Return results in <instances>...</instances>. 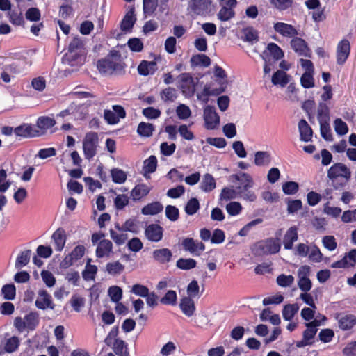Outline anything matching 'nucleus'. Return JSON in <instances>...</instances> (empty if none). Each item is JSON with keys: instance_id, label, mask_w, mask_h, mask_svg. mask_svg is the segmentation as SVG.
<instances>
[{"instance_id": "ea45409f", "label": "nucleus", "mask_w": 356, "mask_h": 356, "mask_svg": "<svg viewBox=\"0 0 356 356\" xmlns=\"http://www.w3.org/2000/svg\"><path fill=\"white\" fill-rule=\"evenodd\" d=\"M157 167V159L155 156L152 155L147 159L145 160L143 170L144 175L147 173H153L156 171Z\"/></svg>"}, {"instance_id": "49530a36", "label": "nucleus", "mask_w": 356, "mask_h": 356, "mask_svg": "<svg viewBox=\"0 0 356 356\" xmlns=\"http://www.w3.org/2000/svg\"><path fill=\"white\" fill-rule=\"evenodd\" d=\"M20 341L17 337L13 336L6 341L4 344V350L6 353H11L17 350Z\"/></svg>"}, {"instance_id": "8fccbe9b", "label": "nucleus", "mask_w": 356, "mask_h": 356, "mask_svg": "<svg viewBox=\"0 0 356 356\" xmlns=\"http://www.w3.org/2000/svg\"><path fill=\"white\" fill-rule=\"evenodd\" d=\"M235 12L233 9L228 8L227 6H222L217 14L218 19L222 22H227L233 18Z\"/></svg>"}, {"instance_id": "f8f14e48", "label": "nucleus", "mask_w": 356, "mask_h": 356, "mask_svg": "<svg viewBox=\"0 0 356 356\" xmlns=\"http://www.w3.org/2000/svg\"><path fill=\"white\" fill-rule=\"evenodd\" d=\"M350 51V45L348 40H341L337 48V62L338 65H343L347 60Z\"/></svg>"}, {"instance_id": "0e129e2a", "label": "nucleus", "mask_w": 356, "mask_h": 356, "mask_svg": "<svg viewBox=\"0 0 356 356\" xmlns=\"http://www.w3.org/2000/svg\"><path fill=\"white\" fill-rule=\"evenodd\" d=\"M161 302L163 305H175L177 303V293L173 290H169L165 295L161 299Z\"/></svg>"}, {"instance_id": "f3484780", "label": "nucleus", "mask_w": 356, "mask_h": 356, "mask_svg": "<svg viewBox=\"0 0 356 356\" xmlns=\"http://www.w3.org/2000/svg\"><path fill=\"white\" fill-rule=\"evenodd\" d=\"M298 130L300 133V138L302 141L307 143L312 140L313 131L305 120L302 119L299 121Z\"/></svg>"}, {"instance_id": "5fc2aeb1", "label": "nucleus", "mask_w": 356, "mask_h": 356, "mask_svg": "<svg viewBox=\"0 0 356 356\" xmlns=\"http://www.w3.org/2000/svg\"><path fill=\"white\" fill-rule=\"evenodd\" d=\"M108 296L113 302H118L122 297V290L118 286H112L108 290Z\"/></svg>"}, {"instance_id": "20e7f679", "label": "nucleus", "mask_w": 356, "mask_h": 356, "mask_svg": "<svg viewBox=\"0 0 356 356\" xmlns=\"http://www.w3.org/2000/svg\"><path fill=\"white\" fill-rule=\"evenodd\" d=\"M279 239L270 238L257 243L253 248V252L257 256L276 254L280 250Z\"/></svg>"}, {"instance_id": "ddd939ff", "label": "nucleus", "mask_w": 356, "mask_h": 356, "mask_svg": "<svg viewBox=\"0 0 356 356\" xmlns=\"http://www.w3.org/2000/svg\"><path fill=\"white\" fill-rule=\"evenodd\" d=\"M291 48L300 56H310L309 49L306 42L298 37H295L291 41Z\"/></svg>"}, {"instance_id": "3c124183", "label": "nucleus", "mask_w": 356, "mask_h": 356, "mask_svg": "<svg viewBox=\"0 0 356 356\" xmlns=\"http://www.w3.org/2000/svg\"><path fill=\"white\" fill-rule=\"evenodd\" d=\"M31 254V251L30 250H27L23 251L19 255H18L15 262V268H19L27 265L30 260Z\"/></svg>"}, {"instance_id": "4c0bfd02", "label": "nucleus", "mask_w": 356, "mask_h": 356, "mask_svg": "<svg viewBox=\"0 0 356 356\" xmlns=\"http://www.w3.org/2000/svg\"><path fill=\"white\" fill-rule=\"evenodd\" d=\"M183 249L186 252H188L194 256H199V253L197 252L196 250V241L193 238H185L181 242Z\"/></svg>"}, {"instance_id": "f03ea898", "label": "nucleus", "mask_w": 356, "mask_h": 356, "mask_svg": "<svg viewBox=\"0 0 356 356\" xmlns=\"http://www.w3.org/2000/svg\"><path fill=\"white\" fill-rule=\"evenodd\" d=\"M327 177L335 190L342 189L351 178V171L342 163H337L327 170Z\"/></svg>"}, {"instance_id": "9b49d317", "label": "nucleus", "mask_w": 356, "mask_h": 356, "mask_svg": "<svg viewBox=\"0 0 356 356\" xmlns=\"http://www.w3.org/2000/svg\"><path fill=\"white\" fill-rule=\"evenodd\" d=\"M163 229L158 224H151L146 227L145 235L146 238L152 242H159L163 238Z\"/></svg>"}, {"instance_id": "a211bd4d", "label": "nucleus", "mask_w": 356, "mask_h": 356, "mask_svg": "<svg viewBox=\"0 0 356 356\" xmlns=\"http://www.w3.org/2000/svg\"><path fill=\"white\" fill-rule=\"evenodd\" d=\"M113 250L112 242L107 239H102L97 243L96 256L98 258L108 257Z\"/></svg>"}, {"instance_id": "864d4df0", "label": "nucleus", "mask_w": 356, "mask_h": 356, "mask_svg": "<svg viewBox=\"0 0 356 356\" xmlns=\"http://www.w3.org/2000/svg\"><path fill=\"white\" fill-rule=\"evenodd\" d=\"M160 96L164 102H174L177 98L176 90L173 88L168 87L161 92Z\"/></svg>"}, {"instance_id": "6e6552de", "label": "nucleus", "mask_w": 356, "mask_h": 356, "mask_svg": "<svg viewBox=\"0 0 356 356\" xmlns=\"http://www.w3.org/2000/svg\"><path fill=\"white\" fill-rule=\"evenodd\" d=\"M211 0H191L188 6L197 15L204 16L211 11Z\"/></svg>"}, {"instance_id": "39448f33", "label": "nucleus", "mask_w": 356, "mask_h": 356, "mask_svg": "<svg viewBox=\"0 0 356 356\" xmlns=\"http://www.w3.org/2000/svg\"><path fill=\"white\" fill-rule=\"evenodd\" d=\"M99 138L95 132L86 134L83 140V149L86 159H92L97 154Z\"/></svg>"}, {"instance_id": "e433bc0d", "label": "nucleus", "mask_w": 356, "mask_h": 356, "mask_svg": "<svg viewBox=\"0 0 356 356\" xmlns=\"http://www.w3.org/2000/svg\"><path fill=\"white\" fill-rule=\"evenodd\" d=\"M271 81L274 85L280 84L282 86H285L289 82V79L286 73L277 70L273 74Z\"/></svg>"}, {"instance_id": "338daca9", "label": "nucleus", "mask_w": 356, "mask_h": 356, "mask_svg": "<svg viewBox=\"0 0 356 356\" xmlns=\"http://www.w3.org/2000/svg\"><path fill=\"white\" fill-rule=\"evenodd\" d=\"M242 206L238 202H231L226 206V210L230 216H236L242 211Z\"/></svg>"}, {"instance_id": "1a4fd4ad", "label": "nucleus", "mask_w": 356, "mask_h": 356, "mask_svg": "<svg viewBox=\"0 0 356 356\" xmlns=\"http://www.w3.org/2000/svg\"><path fill=\"white\" fill-rule=\"evenodd\" d=\"M35 306L39 309H54L56 305L53 302L51 296L44 289L39 290L38 297L35 301Z\"/></svg>"}, {"instance_id": "423d86ee", "label": "nucleus", "mask_w": 356, "mask_h": 356, "mask_svg": "<svg viewBox=\"0 0 356 356\" xmlns=\"http://www.w3.org/2000/svg\"><path fill=\"white\" fill-rule=\"evenodd\" d=\"M179 83L178 87L181 89L185 97L193 96L195 91L194 79L189 73H182L179 76Z\"/></svg>"}, {"instance_id": "cd10ccee", "label": "nucleus", "mask_w": 356, "mask_h": 356, "mask_svg": "<svg viewBox=\"0 0 356 356\" xmlns=\"http://www.w3.org/2000/svg\"><path fill=\"white\" fill-rule=\"evenodd\" d=\"M112 348L118 356H129L127 343L120 339H115Z\"/></svg>"}, {"instance_id": "72a5a7b5", "label": "nucleus", "mask_w": 356, "mask_h": 356, "mask_svg": "<svg viewBox=\"0 0 356 356\" xmlns=\"http://www.w3.org/2000/svg\"><path fill=\"white\" fill-rule=\"evenodd\" d=\"M317 118L318 122L330 121V108L327 104L322 102L318 104Z\"/></svg>"}, {"instance_id": "dca6fc26", "label": "nucleus", "mask_w": 356, "mask_h": 356, "mask_svg": "<svg viewBox=\"0 0 356 356\" xmlns=\"http://www.w3.org/2000/svg\"><path fill=\"white\" fill-rule=\"evenodd\" d=\"M56 124V121L54 118L49 116L39 117L36 121V129L40 134V136L44 134L47 131L53 127Z\"/></svg>"}, {"instance_id": "e2e57ef3", "label": "nucleus", "mask_w": 356, "mask_h": 356, "mask_svg": "<svg viewBox=\"0 0 356 356\" xmlns=\"http://www.w3.org/2000/svg\"><path fill=\"white\" fill-rule=\"evenodd\" d=\"M301 86L305 88H311L314 86V80L312 73L305 72L300 78Z\"/></svg>"}, {"instance_id": "a878e982", "label": "nucleus", "mask_w": 356, "mask_h": 356, "mask_svg": "<svg viewBox=\"0 0 356 356\" xmlns=\"http://www.w3.org/2000/svg\"><path fill=\"white\" fill-rule=\"evenodd\" d=\"M216 186V184L214 177L209 173L204 175L200 186L201 190L208 193L213 191Z\"/></svg>"}, {"instance_id": "6e6d98bb", "label": "nucleus", "mask_w": 356, "mask_h": 356, "mask_svg": "<svg viewBox=\"0 0 356 356\" xmlns=\"http://www.w3.org/2000/svg\"><path fill=\"white\" fill-rule=\"evenodd\" d=\"M329 122L330 121H325V122H319L321 135L322 138L327 141H331L333 139L332 135L330 133Z\"/></svg>"}, {"instance_id": "412c9836", "label": "nucleus", "mask_w": 356, "mask_h": 356, "mask_svg": "<svg viewBox=\"0 0 356 356\" xmlns=\"http://www.w3.org/2000/svg\"><path fill=\"white\" fill-rule=\"evenodd\" d=\"M272 161L269 152L258 151L254 154V163L257 166H268Z\"/></svg>"}, {"instance_id": "2eb2a0df", "label": "nucleus", "mask_w": 356, "mask_h": 356, "mask_svg": "<svg viewBox=\"0 0 356 356\" xmlns=\"http://www.w3.org/2000/svg\"><path fill=\"white\" fill-rule=\"evenodd\" d=\"M14 132L17 136L24 138L40 136V134L36 131V129H34L31 124H23L17 127L14 129Z\"/></svg>"}, {"instance_id": "13d9d810", "label": "nucleus", "mask_w": 356, "mask_h": 356, "mask_svg": "<svg viewBox=\"0 0 356 356\" xmlns=\"http://www.w3.org/2000/svg\"><path fill=\"white\" fill-rule=\"evenodd\" d=\"M70 304L74 311L79 312L85 305V299L83 297L73 295L70 299Z\"/></svg>"}, {"instance_id": "4468645a", "label": "nucleus", "mask_w": 356, "mask_h": 356, "mask_svg": "<svg viewBox=\"0 0 356 356\" xmlns=\"http://www.w3.org/2000/svg\"><path fill=\"white\" fill-rule=\"evenodd\" d=\"M274 30L284 37H293L297 35L298 31L291 24L284 22H276L273 25Z\"/></svg>"}, {"instance_id": "7ed1b4c3", "label": "nucleus", "mask_w": 356, "mask_h": 356, "mask_svg": "<svg viewBox=\"0 0 356 356\" xmlns=\"http://www.w3.org/2000/svg\"><path fill=\"white\" fill-rule=\"evenodd\" d=\"M232 177L238 181V185L236 186L238 197L248 202H254L257 200V195L252 190L254 181L249 174L240 172L233 175Z\"/></svg>"}, {"instance_id": "aec40b11", "label": "nucleus", "mask_w": 356, "mask_h": 356, "mask_svg": "<svg viewBox=\"0 0 356 356\" xmlns=\"http://www.w3.org/2000/svg\"><path fill=\"white\" fill-rule=\"evenodd\" d=\"M153 258L160 264H165L171 260L172 253L168 248L156 249L152 252Z\"/></svg>"}, {"instance_id": "37998d69", "label": "nucleus", "mask_w": 356, "mask_h": 356, "mask_svg": "<svg viewBox=\"0 0 356 356\" xmlns=\"http://www.w3.org/2000/svg\"><path fill=\"white\" fill-rule=\"evenodd\" d=\"M197 262L195 259L188 258H180L176 262V266L178 268L188 270L194 268L196 266Z\"/></svg>"}, {"instance_id": "f257e3e1", "label": "nucleus", "mask_w": 356, "mask_h": 356, "mask_svg": "<svg viewBox=\"0 0 356 356\" xmlns=\"http://www.w3.org/2000/svg\"><path fill=\"white\" fill-rule=\"evenodd\" d=\"M97 66L99 71L106 75L122 76L125 74V65L122 61L120 54L116 51L98 60Z\"/></svg>"}, {"instance_id": "a19ab883", "label": "nucleus", "mask_w": 356, "mask_h": 356, "mask_svg": "<svg viewBox=\"0 0 356 356\" xmlns=\"http://www.w3.org/2000/svg\"><path fill=\"white\" fill-rule=\"evenodd\" d=\"M124 269V266L120 261L109 262L106 265V270L112 275H120Z\"/></svg>"}, {"instance_id": "79ce46f5", "label": "nucleus", "mask_w": 356, "mask_h": 356, "mask_svg": "<svg viewBox=\"0 0 356 356\" xmlns=\"http://www.w3.org/2000/svg\"><path fill=\"white\" fill-rule=\"evenodd\" d=\"M26 328L29 330L35 329L39 323L38 316L35 312H31L24 317Z\"/></svg>"}, {"instance_id": "9d476101", "label": "nucleus", "mask_w": 356, "mask_h": 356, "mask_svg": "<svg viewBox=\"0 0 356 356\" xmlns=\"http://www.w3.org/2000/svg\"><path fill=\"white\" fill-rule=\"evenodd\" d=\"M86 55V54L67 51L63 56L62 62L72 67H79L85 63Z\"/></svg>"}, {"instance_id": "a18cd8bd", "label": "nucleus", "mask_w": 356, "mask_h": 356, "mask_svg": "<svg viewBox=\"0 0 356 356\" xmlns=\"http://www.w3.org/2000/svg\"><path fill=\"white\" fill-rule=\"evenodd\" d=\"M112 180L115 184H122L127 178V173L121 169L113 168L111 170Z\"/></svg>"}, {"instance_id": "4d7b16f0", "label": "nucleus", "mask_w": 356, "mask_h": 356, "mask_svg": "<svg viewBox=\"0 0 356 356\" xmlns=\"http://www.w3.org/2000/svg\"><path fill=\"white\" fill-rule=\"evenodd\" d=\"M334 130L338 135L343 136L348 131V125L341 118H337L334 121Z\"/></svg>"}, {"instance_id": "774afa93", "label": "nucleus", "mask_w": 356, "mask_h": 356, "mask_svg": "<svg viewBox=\"0 0 356 356\" xmlns=\"http://www.w3.org/2000/svg\"><path fill=\"white\" fill-rule=\"evenodd\" d=\"M176 113L179 119L185 120L188 118L191 115L189 107L185 104H180L177 107Z\"/></svg>"}, {"instance_id": "5701e85b", "label": "nucleus", "mask_w": 356, "mask_h": 356, "mask_svg": "<svg viewBox=\"0 0 356 356\" xmlns=\"http://www.w3.org/2000/svg\"><path fill=\"white\" fill-rule=\"evenodd\" d=\"M151 188L145 184L136 185L131 191V196L134 201H138L145 197L149 192Z\"/></svg>"}, {"instance_id": "4be33fe9", "label": "nucleus", "mask_w": 356, "mask_h": 356, "mask_svg": "<svg viewBox=\"0 0 356 356\" xmlns=\"http://www.w3.org/2000/svg\"><path fill=\"white\" fill-rule=\"evenodd\" d=\"M298 240V231L296 227H290L286 232L283 239L284 247L286 250H291L293 244Z\"/></svg>"}, {"instance_id": "052dcab7", "label": "nucleus", "mask_w": 356, "mask_h": 356, "mask_svg": "<svg viewBox=\"0 0 356 356\" xmlns=\"http://www.w3.org/2000/svg\"><path fill=\"white\" fill-rule=\"evenodd\" d=\"M299 185L295 181H286L282 185V191L285 194L293 195L298 192Z\"/></svg>"}, {"instance_id": "c9c22d12", "label": "nucleus", "mask_w": 356, "mask_h": 356, "mask_svg": "<svg viewBox=\"0 0 356 356\" xmlns=\"http://www.w3.org/2000/svg\"><path fill=\"white\" fill-rule=\"evenodd\" d=\"M356 324V318L353 315H346L339 320V326L343 330H350Z\"/></svg>"}, {"instance_id": "c85d7f7f", "label": "nucleus", "mask_w": 356, "mask_h": 356, "mask_svg": "<svg viewBox=\"0 0 356 356\" xmlns=\"http://www.w3.org/2000/svg\"><path fill=\"white\" fill-rule=\"evenodd\" d=\"M266 57L268 59V56H272L275 60H280L284 57V52L282 49L275 43H269L266 47Z\"/></svg>"}, {"instance_id": "603ef678", "label": "nucleus", "mask_w": 356, "mask_h": 356, "mask_svg": "<svg viewBox=\"0 0 356 356\" xmlns=\"http://www.w3.org/2000/svg\"><path fill=\"white\" fill-rule=\"evenodd\" d=\"M1 293L6 300H12L16 295V289L13 284H5L1 289Z\"/></svg>"}, {"instance_id": "2f4dec72", "label": "nucleus", "mask_w": 356, "mask_h": 356, "mask_svg": "<svg viewBox=\"0 0 356 356\" xmlns=\"http://www.w3.org/2000/svg\"><path fill=\"white\" fill-rule=\"evenodd\" d=\"M90 259L88 260L85 269L82 272V277L86 281L94 280L97 272V267L95 265L90 264Z\"/></svg>"}, {"instance_id": "09e8293b", "label": "nucleus", "mask_w": 356, "mask_h": 356, "mask_svg": "<svg viewBox=\"0 0 356 356\" xmlns=\"http://www.w3.org/2000/svg\"><path fill=\"white\" fill-rule=\"evenodd\" d=\"M199 209L200 203L198 200L197 198L193 197L187 202L184 207V211L188 215L192 216L194 215L199 210Z\"/></svg>"}, {"instance_id": "bb28decb", "label": "nucleus", "mask_w": 356, "mask_h": 356, "mask_svg": "<svg viewBox=\"0 0 356 356\" xmlns=\"http://www.w3.org/2000/svg\"><path fill=\"white\" fill-rule=\"evenodd\" d=\"M163 209V206L159 202H154L149 203L141 209V213L143 215H156L161 212Z\"/></svg>"}, {"instance_id": "c03bdc74", "label": "nucleus", "mask_w": 356, "mask_h": 356, "mask_svg": "<svg viewBox=\"0 0 356 356\" xmlns=\"http://www.w3.org/2000/svg\"><path fill=\"white\" fill-rule=\"evenodd\" d=\"M238 197L236 188L234 189L233 187H225L222 189L220 194V200H231Z\"/></svg>"}, {"instance_id": "69168bd1", "label": "nucleus", "mask_w": 356, "mask_h": 356, "mask_svg": "<svg viewBox=\"0 0 356 356\" xmlns=\"http://www.w3.org/2000/svg\"><path fill=\"white\" fill-rule=\"evenodd\" d=\"M129 204V197L127 195H118L114 199V204L117 210L123 209Z\"/></svg>"}, {"instance_id": "c756f323", "label": "nucleus", "mask_w": 356, "mask_h": 356, "mask_svg": "<svg viewBox=\"0 0 356 356\" xmlns=\"http://www.w3.org/2000/svg\"><path fill=\"white\" fill-rule=\"evenodd\" d=\"M191 66L209 67L211 64V59L205 54H196L191 58Z\"/></svg>"}, {"instance_id": "0eeeda50", "label": "nucleus", "mask_w": 356, "mask_h": 356, "mask_svg": "<svg viewBox=\"0 0 356 356\" xmlns=\"http://www.w3.org/2000/svg\"><path fill=\"white\" fill-rule=\"evenodd\" d=\"M205 127L208 130H213L218 127L220 124V117L213 106H207L203 113Z\"/></svg>"}, {"instance_id": "b1692460", "label": "nucleus", "mask_w": 356, "mask_h": 356, "mask_svg": "<svg viewBox=\"0 0 356 356\" xmlns=\"http://www.w3.org/2000/svg\"><path fill=\"white\" fill-rule=\"evenodd\" d=\"M179 307L182 312L187 316H193L195 310L194 302L190 297L181 298Z\"/></svg>"}, {"instance_id": "58836bf2", "label": "nucleus", "mask_w": 356, "mask_h": 356, "mask_svg": "<svg viewBox=\"0 0 356 356\" xmlns=\"http://www.w3.org/2000/svg\"><path fill=\"white\" fill-rule=\"evenodd\" d=\"M243 33V35L241 38L245 42L253 43L259 40L258 33L252 27L244 29Z\"/></svg>"}, {"instance_id": "473e14b6", "label": "nucleus", "mask_w": 356, "mask_h": 356, "mask_svg": "<svg viewBox=\"0 0 356 356\" xmlns=\"http://www.w3.org/2000/svg\"><path fill=\"white\" fill-rule=\"evenodd\" d=\"M154 131V127L151 123L142 122L139 123L137 128V133L142 137H150Z\"/></svg>"}, {"instance_id": "7c9ffc66", "label": "nucleus", "mask_w": 356, "mask_h": 356, "mask_svg": "<svg viewBox=\"0 0 356 356\" xmlns=\"http://www.w3.org/2000/svg\"><path fill=\"white\" fill-rule=\"evenodd\" d=\"M67 51L86 54L81 38L74 37L69 44Z\"/></svg>"}, {"instance_id": "de8ad7c7", "label": "nucleus", "mask_w": 356, "mask_h": 356, "mask_svg": "<svg viewBox=\"0 0 356 356\" xmlns=\"http://www.w3.org/2000/svg\"><path fill=\"white\" fill-rule=\"evenodd\" d=\"M270 4L279 11H284L291 8L293 0H269Z\"/></svg>"}, {"instance_id": "393cba45", "label": "nucleus", "mask_w": 356, "mask_h": 356, "mask_svg": "<svg viewBox=\"0 0 356 356\" xmlns=\"http://www.w3.org/2000/svg\"><path fill=\"white\" fill-rule=\"evenodd\" d=\"M56 245V250L57 251H61L65 244L66 235L65 232L62 228L56 229L51 236Z\"/></svg>"}, {"instance_id": "f704fd0d", "label": "nucleus", "mask_w": 356, "mask_h": 356, "mask_svg": "<svg viewBox=\"0 0 356 356\" xmlns=\"http://www.w3.org/2000/svg\"><path fill=\"white\" fill-rule=\"evenodd\" d=\"M299 310L298 304L286 305L282 309V316L285 321H291Z\"/></svg>"}, {"instance_id": "6ab92c4d", "label": "nucleus", "mask_w": 356, "mask_h": 356, "mask_svg": "<svg viewBox=\"0 0 356 356\" xmlns=\"http://www.w3.org/2000/svg\"><path fill=\"white\" fill-rule=\"evenodd\" d=\"M136 21V17L134 14V8H131L125 15L123 19L121 22L120 28L121 30L124 32L130 31L135 22Z\"/></svg>"}, {"instance_id": "bf43d9fd", "label": "nucleus", "mask_w": 356, "mask_h": 356, "mask_svg": "<svg viewBox=\"0 0 356 356\" xmlns=\"http://www.w3.org/2000/svg\"><path fill=\"white\" fill-rule=\"evenodd\" d=\"M277 283L282 287L290 286L294 282V277L291 275H286L281 274L277 277Z\"/></svg>"}, {"instance_id": "680f3d73", "label": "nucleus", "mask_w": 356, "mask_h": 356, "mask_svg": "<svg viewBox=\"0 0 356 356\" xmlns=\"http://www.w3.org/2000/svg\"><path fill=\"white\" fill-rule=\"evenodd\" d=\"M7 172L4 169L0 170V193L6 192L11 186V181L7 180Z\"/></svg>"}]
</instances>
